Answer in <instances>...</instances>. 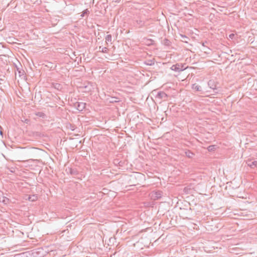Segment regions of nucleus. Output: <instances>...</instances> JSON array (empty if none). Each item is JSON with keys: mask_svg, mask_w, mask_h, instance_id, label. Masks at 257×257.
Instances as JSON below:
<instances>
[{"mask_svg": "<svg viewBox=\"0 0 257 257\" xmlns=\"http://www.w3.org/2000/svg\"><path fill=\"white\" fill-rule=\"evenodd\" d=\"M112 39V36L111 35H107L105 37V40L106 42H111Z\"/></svg>", "mask_w": 257, "mask_h": 257, "instance_id": "f3484780", "label": "nucleus"}, {"mask_svg": "<svg viewBox=\"0 0 257 257\" xmlns=\"http://www.w3.org/2000/svg\"><path fill=\"white\" fill-rule=\"evenodd\" d=\"M108 51V49L106 47H102L100 46L99 47V51L101 52L102 53H107Z\"/></svg>", "mask_w": 257, "mask_h": 257, "instance_id": "4468645a", "label": "nucleus"}, {"mask_svg": "<svg viewBox=\"0 0 257 257\" xmlns=\"http://www.w3.org/2000/svg\"><path fill=\"white\" fill-rule=\"evenodd\" d=\"M114 99H117V98L113 97V98H112V100H110V102H117V101H118L117 100H116Z\"/></svg>", "mask_w": 257, "mask_h": 257, "instance_id": "4be33fe9", "label": "nucleus"}, {"mask_svg": "<svg viewBox=\"0 0 257 257\" xmlns=\"http://www.w3.org/2000/svg\"><path fill=\"white\" fill-rule=\"evenodd\" d=\"M185 154L186 156L190 159L192 158L195 155V154L193 152H192L190 150H186L185 152Z\"/></svg>", "mask_w": 257, "mask_h": 257, "instance_id": "1a4fd4ad", "label": "nucleus"}, {"mask_svg": "<svg viewBox=\"0 0 257 257\" xmlns=\"http://www.w3.org/2000/svg\"><path fill=\"white\" fill-rule=\"evenodd\" d=\"M52 85L54 88L59 91L63 89L62 85L58 83H52Z\"/></svg>", "mask_w": 257, "mask_h": 257, "instance_id": "0eeeda50", "label": "nucleus"}, {"mask_svg": "<svg viewBox=\"0 0 257 257\" xmlns=\"http://www.w3.org/2000/svg\"><path fill=\"white\" fill-rule=\"evenodd\" d=\"M31 199V197H29V200H30Z\"/></svg>", "mask_w": 257, "mask_h": 257, "instance_id": "b1692460", "label": "nucleus"}, {"mask_svg": "<svg viewBox=\"0 0 257 257\" xmlns=\"http://www.w3.org/2000/svg\"><path fill=\"white\" fill-rule=\"evenodd\" d=\"M171 69L176 72H180L185 69V68H184V65L182 64H176L175 65H173L171 67Z\"/></svg>", "mask_w": 257, "mask_h": 257, "instance_id": "7ed1b4c3", "label": "nucleus"}, {"mask_svg": "<svg viewBox=\"0 0 257 257\" xmlns=\"http://www.w3.org/2000/svg\"><path fill=\"white\" fill-rule=\"evenodd\" d=\"M90 13V12L88 10V9H85V10H84L82 12V14L81 15V17H85V16H88Z\"/></svg>", "mask_w": 257, "mask_h": 257, "instance_id": "9b49d317", "label": "nucleus"}, {"mask_svg": "<svg viewBox=\"0 0 257 257\" xmlns=\"http://www.w3.org/2000/svg\"><path fill=\"white\" fill-rule=\"evenodd\" d=\"M152 93L155 96L156 99L160 101H167L168 95L164 91H158L157 90H154Z\"/></svg>", "mask_w": 257, "mask_h": 257, "instance_id": "f257e3e1", "label": "nucleus"}, {"mask_svg": "<svg viewBox=\"0 0 257 257\" xmlns=\"http://www.w3.org/2000/svg\"><path fill=\"white\" fill-rule=\"evenodd\" d=\"M202 45H203V46H205V44H204V43H203V44H202Z\"/></svg>", "mask_w": 257, "mask_h": 257, "instance_id": "393cba45", "label": "nucleus"}, {"mask_svg": "<svg viewBox=\"0 0 257 257\" xmlns=\"http://www.w3.org/2000/svg\"><path fill=\"white\" fill-rule=\"evenodd\" d=\"M9 201V199L7 198V197H3V200L2 201L3 202H4V203L5 204H7V202H8Z\"/></svg>", "mask_w": 257, "mask_h": 257, "instance_id": "aec40b11", "label": "nucleus"}, {"mask_svg": "<svg viewBox=\"0 0 257 257\" xmlns=\"http://www.w3.org/2000/svg\"><path fill=\"white\" fill-rule=\"evenodd\" d=\"M36 115L42 118H44L46 116L44 113L42 112H38L35 113Z\"/></svg>", "mask_w": 257, "mask_h": 257, "instance_id": "2eb2a0df", "label": "nucleus"}, {"mask_svg": "<svg viewBox=\"0 0 257 257\" xmlns=\"http://www.w3.org/2000/svg\"><path fill=\"white\" fill-rule=\"evenodd\" d=\"M181 37L183 39L182 41L187 42L186 40L188 39V38L185 35H181Z\"/></svg>", "mask_w": 257, "mask_h": 257, "instance_id": "6ab92c4d", "label": "nucleus"}, {"mask_svg": "<svg viewBox=\"0 0 257 257\" xmlns=\"http://www.w3.org/2000/svg\"><path fill=\"white\" fill-rule=\"evenodd\" d=\"M193 88H194L197 91H201V86H199V85H195V84H194L193 85Z\"/></svg>", "mask_w": 257, "mask_h": 257, "instance_id": "a211bd4d", "label": "nucleus"}, {"mask_svg": "<svg viewBox=\"0 0 257 257\" xmlns=\"http://www.w3.org/2000/svg\"><path fill=\"white\" fill-rule=\"evenodd\" d=\"M85 106L86 103L83 102H77L74 104V106L80 111H83L85 108Z\"/></svg>", "mask_w": 257, "mask_h": 257, "instance_id": "20e7f679", "label": "nucleus"}, {"mask_svg": "<svg viewBox=\"0 0 257 257\" xmlns=\"http://www.w3.org/2000/svg\"><path fill=\"white\" fill-rule=\"evenodd\" d=\"M143 176V174L139 173H136L134 176H132L131 177L133 178H140Z\"/></svg>", "mask_w": 257, "mask_h": 257, "instance_id": "ddd939ff", "label": "nucleus"}, {"mask_svg": "<svg viewBox=\"0 0 257 257\" xmlns=\"http://www.w3.org/2000/svg\"><path fill=\"white\" fill-rule=\"evenodd\" d=\"M66 172L74 176L78 174V171L76 168H68L66 169Z\"/></svg>", "mask_w": 257, "mask_h": 257, "instance_id": "39448f33", "label": "nucleus"}, {"mask_svg": "<svg viewBox=\"0 0 257 257\" xmlns=\"http://www.w3.org/2000/svg\"><path fill=\"white\" fill-rule=\"evenodd\" d=\"M208 85L209 87L213 90L216 89V84L214 80H210L208 82Z\"/></svg>", "mask_w": 257, "mask_h": 257, "instance_id": "423d86ee", "label": "nucleus"}, {"mask_svg": "<svg viewBox=\"0 0 257 257\" xmlns=\"http://www.w3.org/2000/svg\"><path fill=\"white\" fill-rule=\"evenodd\" d=\"M246 164H247L248 166H249L251 168H253L257 165V161H251L250 160H247L246 161Z\"/></svg>", "mask_w": 257, "mask_h": 257, "instance_id": "6e6552de", "label": "nucleus"}, {"mask_svg": "<svg viewBox=\"0 0 257 257\" xmlns=\"http://www.w3.org/2000/svg\"><path fill=\"white\" fill-rule=\"evenodd\" d=\"M18 71L19 72V75L21 76L22 74H24V71H23L22 72L21 71V70H19V69H18Z\"/></svg>", "mask_w": 257, "mask_h": 257, "instance_id": "5701e85b", "label": "nucleus"}, {"mask_svg": "<svg viewBox=\"0 0 257 257\" xmlns=\"http://www.w3.org/2000/svg\"><path fill=\"white\" fill-rule=\"evenodd\" d=\"M155 197L157 199H159L162 197L163 195V192L161 191H158L155 192Z\"/></svg>", "mask_w": 257, "mask_h": 257, "instance_id": "9d476101", "label": "nucleus"}, {"mask_svg": "<svg viewBox=\"0 0 257 257\" xmlns=\"http://www.w3.org/2000/svg\"><path fill=\"white\" fill-rule=\"evenodd\" d=\"M134 24L136 27L143 28L145 25V21L141 18L138 17L134 20Z\"/></svg>", "mask_w": 257, "mask_h": 257, "instance_id": "f03ea898", "label": "nucleus"}, {"mask_svg": "<svg viewBox=\"0 0 257 257\" xmlns=\"http://www.w3.org/2000/svg\"><path fill=\"white\" fill-rule=\"evenodd\" d=\"M162 43L165 46H170L171 44V42L167 39L165 38L163 40Z\"/></svg>", "mask_w": 257, "mask_h": 257, "instance_id": "f8f14e48", "label": "nucleus"}, {"mask_svg": "<svg viewBox=\"0 0 257 257\" xmlns=\"http://www.w3.org/2000/svg\"><path fill=\"white\" fill-rule=\"evenodd\" d=\"M216 148L215 145H210L207 148V150L209 152H212L215 151Z\"/></svg>", "mask_w": 257, "mask_h": 257, "instance_id": "dca6fc26", "label": "nucleus"}, {"mask_svg": "<svg viewBox=\"0 0 257 257\" xmlns=\"http://www.w3.org/2000/svg\"><path fill=\"white\" fill-rule=\"evenodd\" d=\"M235 35L233 33L232 34H230L229 35V38H230V39H233V37H234Z\"/></svg>", "mask_w": 257, "mask_h": 257, "instance_id": "412c9836", "label": "nucleus"}]
</instances>
